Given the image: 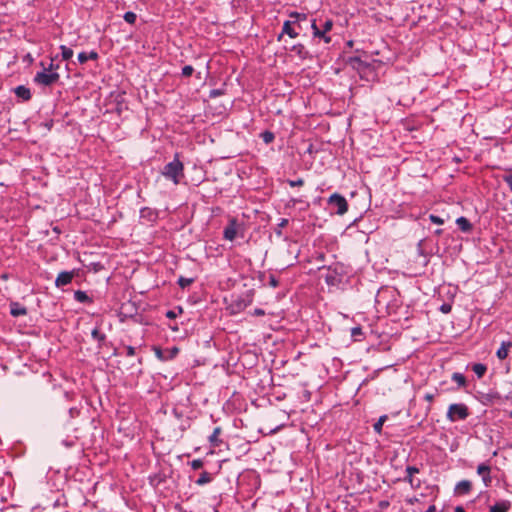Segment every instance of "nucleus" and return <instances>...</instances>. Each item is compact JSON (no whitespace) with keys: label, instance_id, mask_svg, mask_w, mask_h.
<instances>
[{"label":"nucleus","instance_id":"11","mask_svg":"<svg viewBox=\"0 0 512 512\" xmlns=\"http://www.w3.org/2000/svg\"><path fill=\"white\" fill-rule=\"evenodd\" d=\"M290 51L295 53L302 60L307 59L309 57V52L301 43L293 45Z\"/></svg>","mask_w":512,"mask_h":512},{"label":"nucleus","instance_id":"18","mask_svg":"<svg viewBox=\"0 0 512 512\" xmlns=\"http://www.w3.org/2000/svg\"><path fill=\"white\" fill-rule=\"evenodd\" d=\"M419 473V469L415 466H407L406 467V474L405 481L409 482L412 487H414V479L413 475Z\"/></svg>","mask_w":512,"mask_h":512},{"label":"nucleus","instance_id":"4","mask_svg":"<svg viewBox=\"0 0 512 512\" xmlns=\"http://www.w3.org/2000/svg\"><path fill=\"white\" fill-rule=\"evenodd\" d=\"M41 66L43 67V71L37 72L34 77V82L43 86H50L54 83H56L60 75L57 72H46V67L43 63H41Z\"/></svg>","mask_w":512,"mask_h":512},{"label":"nucleus","instance_id":"51","mask_svg":"<svg viewBox=\"0 0 512 512\" xmlns=\"http://www.w3.org/2000/svg\"><path fill=\"white\" fill-rule=\"evenodd\" d=\"M454 512H466L463 507L457 506L454 510Z\"/></svg>","mask_w":512,"mask_h":512},{"label":"nucleus","instance_id":"52","mask_svg":"<svg viewBox=\"0 0 512 512\" xmlns=\"http://www.w3.org/2000/svg\"><path fill=\"white\" fill-rule=\"evenodd\" d=\"M388 505H389V503H388L387 501H382V502L380 503V506H381V507H387Z\"/></svg>","mask_w":512,"mask_h":512},{"label":"nucleus","instance_id":"5","mask_svg":"<svg viewBox=\"0 0 512 512\" xmlns=\"http://www.w3.org/2000/svg\"><path fill=\"white\" fill-rule=\"evenodd\" d=\"M328 205L335 210L338 215H343L348 211V202L344 196L334 193L328 198Z\"/></svg>","mask_w":512,"mask_h":512},{"label":"nucleus","instance_id":"53","mask_svg":"<svg viewBox=\"0 0 512 512\" xmlns=\"http://www.w3.org/2000/svg\"><path fill=\"white\" fill-rule=\"evenodd\" d=\"M442 232H443V230H442V229H437V230L435 231V233H436L437 235L442 234Z\"/></svg>","mask_w":512,"mask_h":512},{"label":"nucleus","instance_id":"36","mask_svg":"<svg viewBox=\"0 0 512 512\" xmlns=\"http://www.w3.org/2000/svg\"><path fill=\"white\" fill-rule=\"evenodd\" d=\"M269 285L273 288H276L279 285V282L274 275L269 276Z\"/></svg>","mask_w":512,"mask_h":512},{"label":"nucleus","instance_id":"39","mask_svg":"<svg viewBox=\"0 0 512 512\" xmlns=\"http://www.w3.org/2000/svg\"><path fill=\"white\" fill-rule=\"evenodd\" d=\"M351 335H352L353 337H357V336H359V335H362V329H361L360 327H354V328H352V330H351Z\"/></svg>","mask_w":512,"mask_h":512},{"label":"nucleus","instance_id":"24","mask_svg":"<svg viewBox=\"0 0 512 512\" xmlns=\"http://www.w3.org/2000/svg\"><path fill=\"white\" fill-rule=\"evenodd\" d=\"M260 137L261 139L264 141L265 144H270L271 142H273L275 136H274V133L271 132V131H264L260 134Z\"/></svg>","mask_w":512,"mask_h":512},{"label":"nucleus","instance_id":"10","mask_svg":"<svg viewBox=\"0 0 512 512\" xmlns=\"http://www.w3.org/2000/svg\"><path fill=\"white\" fill-rule=\"evenodd\" d=\"M311 28L313 30V36L314 37L322 38L325 43H330L331 42V37L327 36L325 31H323L322 29L317 27L315 19H313L312 22H311Z\"/></svg>","mask_w":512,"mask_h":512},{"label":"nucleus","instance_id":"8","mask_svg":"<svg viewBox=\"0 0 512 512\" xmlns=\"http://www.w3.org/2000/svg\"><path fill=\"white\" fill-rule=\"evenodd\" d=\"M491 468L486 463H481L477 467V473L482 477V480L486 487H488L492 481L490 476Z\"/></svg>","mask_w":512,"mask_h":512},{"label":"nucleus","instance_id":"47","mask_svg":"<svg viewBox=\"0 0 512 512\" xmlns=\"http://www.w3.org/2000/svg\"><path fill=\"white\" fill-rule=\"evenodd\" d=\"M57 68H58V65H57V66H54L53 62H51V63L49 64V67H48V68H46V72H48V71H52V70L57 69Z\"/></svg>","mask_w":512,"mask_h":512},{"label":"nucleus","instance_id":"13","mask_svg":"<svg viewBox=\"0 0 512 512\" xmlns=\"http://www.w3.org/2000/svg\"><path fill=\"white\" fill-rule=\"evenodd\" d=\"M99 57L98 53L94 50L90 51L89 53L86 52H80L78 54V61L81 64L86 63L88 60H97Z\"/></svg>","mask_w":512,"mask_h":512},{"label":"nucleus","instance_id":"27","mask_svg":"<svg viewBox=\"0 0 512 512\" xmlns=\"http://www.w3.org/2000/svg\"><path fill=\"white\" fill-rule=\"evenodd\" d=\"M386 420H387V416L386 415L381 416L378 419V421L373 425L374 431L377 432V433H381L382 426H383V424H384V422Z\"/></svg>","mask_w":512,"mask_h":512},{"label":"nucleus","instance_id":"41","mask_svg":"<svg viewBox=\"0 0 512 512\" xmlns=\"http://www.w3.org/2000/svg\"><path fill=\"white\" fill-rule=\"evenodd\" d=\"M179 352V349L177 347H173L170 352H169V356L168 359H172L173 357H175L177 355V353Z\"/></svg>","mask_w":512,"mask_h":512},{"label":"nucleus","instance_id":"1","mask_svg":"<svg viewBox=\"0 0 512 512\" xmlns=\"http://www.w3.org/2000/svg\"><path fill=\"white\" fill-rule=\"evenodd\" d=\"M292 21L287 20L283 23L282 32L278 35L277 40L280 41L284 34H287L290 38H296L299 36V31L303 29L302 23L307 21V15L304 13L291 12L289 14Z\"/></svg>","mask_w":512,"mask_h":512},{"label":"nucleus","instance_id":"50","mask_svg":"<svg viewBox=\"0 0 512 512\" xmlns=\"http://www.w3.org/2000/svg\"><path fill=\"white\" fill-rule=\"evenodd\" d=\"M436 510V507L434 505H431L427 508V510L425 512H435Z\"/></svg>","mask_w":512,"mask_h":512},{"label":"nucleus","instance_id":"42","mask_svg":"<svg viewBox=\"0 0 512 512\" xmlns=\"http://www.w3.org/2000/svg\"><path fill=\"white\" fill-rule=\"evenodd\" d=\"M504 180L509 185L510 189L512 190V175L505 176Z\"/></svg>","mask_w":512,"mask_h":512},{"label":"nucleus","instance_id":"48","mask_svg":"<svg viewBox=\"0 0 512 512\" xmlns=\"http://www.w3.org/2000/svg\"><path fill=\"white\" fill-rule=\"evenodd\" d=\"M287 224H288V220L283 218V219H281V222L279 223V227H285Z\"/></svg>","mask_w":512,"mask_h":512},{"label":"nucleus","instance_id":"49","mask_svg":"<svg viewBox=\"0 0 512 512\" xmlns=\"http://www.w3.org/2000/svg\"><path fill=\"white\" fill-rule=\"evenodd\" d=\"M145 213H149V214H150V213H151V210H150L149 208H143V209L141 210V216H143V217H144V216H145Z\"/></svg>","mask_w":512,"mask_h":512},{"label":"nucleus","instance_id":"3","mask_svg":"<svg viewBox=\"0 0 512 512\" xmlns=\"http://www.w3.org/2000/svg\"><path fill=\"white\" fill-rule=\"evenodd\" d=\"M469 414V409L465 404L454 403L448 407L446 417L450 422H456L458 420H465Z\"/></svg>","mask_w":512,"mask_h":512},{"label":"nucleus","instance_id":"21","mask_svg":"<svg viewBox=\"0 0 512 512\" xmlns=\"http://www.w3.org/2000/svg\"><path fill=\"white\" fill-rule=\"evenodd\" d=\"M486 370H487L486 365H484L482 363H476L472 366V371L478 376V378L483 377Z\"/></svg>","mask_w":512,"mask_h":512},{"label":"nucleus","instance_id":"30","mask_svg":"<svg viewBox=\"0 0 512 512\" xmlns=\"http://www.w3.org/2000/svg\"><path fill=\"white\" fill-rule=\"evenodd\" d=\"M194 72V68L191 65H186L182 68V76L190 77Z\"/></svg>","mask_w":512,"mask_h":512},{"label":"nucleus","instance_id":"28","mask_svg":"<svg viewBox=\"0 0 512 512\" xmlns=\"http://www.w3.org/2000/svg\"><path fill=\"white\" fill-rule=\"evenodd\" d=\"M123 18L127 23L134 24L136 22L137 15L132 11H128L124 14Z\"/></svg>","mask_w":512,"mask_h":512},{"label":"nucleus","instance_id":"55","mask_svg":"<svg viewBox=\"0 0 512 512\" xmlns=\"http://www.w3.org/2000/svg\"><path fill=\"white\" fill-rule=\"evenodd\" d=\"M510 206H511V208H512V197H511V200H510Z\"/></svg>","mask_w":512,"mask_h":512},{"label":"nucleus","instance_id":"38","mask_svg":"<svg viewBox=\"0 0 512 512\" xmlns=\"http://www.w3.org/2000/svg\"><path fill=\"white\" fill-rule=\"evenodd\" d=\"M155 354H156L157 358L160 360H168V357L163 355V352L161 351L160 348L155 349Z\"/></svg>","mask_w":512,"mask_h":512},{"label":"nucleus","instance_id":"33","mask_svg":"<svg viewBox=\"0 0 512 512\" xmlns=\"http://www.w3.org/2000/svg\"><path fill=\"white\" fill-rule=\"evenodd\" d=\"M287 183L291 187H300L304 185V180L302 178H299L297 180H287Z\"/></svg>","mask_w":512,"mask_h":512},{"label":"nucleus","instance_id":"58","mask_svg":"<svg viewBox=\"0 0 512 512\" xmlns=\"http://www.w3.org/2000/svg\"><path fill=\"white\" fill-rule=\"evenodd\" d=\"M214 512H219V511L215 509Z\"/></svg>","mask_w":512,"mask_h":512},{"label":"nucleus","instance_id":"31","mask_svg":"<svg viewBox=\"0 0 512 512\" xmlns=\"http://www.w3.org/2000/svg\"><path fill=\"white\" fill-rule=\"evenodd\" d=\"M182 311H183L182 308L178 307V312H176L175 310H168L165 315L169 319H174L177 317L178 314H181Z\"/></svg>","mask_w":512,"mask_h":512},{"label":"nucleus","instance_id":"34","mask_svg":"<svg viewBox=\"0 0 512 512\" xmlns=\"http://www.w3.org/2000/svg\"><path fill=\"white\" fill-rule=\"evenodd\" d=\"M429 219L431 220V222H433L434 224H437V225H442L444 224V219H442L441 217L437 216V215H434V214H430L429 215Z\"/></svg>","mask_w":512,"mask_h":512},{"label":"nucleus","instance_id":"20","mask_svg":"<svg viewBox=\"0 0 512 512\" xmlns=\"http://www.w3.org/2000/svg\"><path fill=\"white\" fill-rule=\"evenodd\" d=\"M509 508V502H498L490 507V512H507Z\"/></svg>","mask_w":512,"mask_h":512},{"label":"nucleus","instance_id":"2","mask_svg":"<svg viewBox=\"0 0 512 512\" xmlns=\"http://www.w3.org/2000/svg\"><path fill=\"white\" fill-rule=\"evenodd\" d=\"M161 174L167 179L178 185L181 179L184 177V164L179 159V154L176 153L174 159L167 163Z\"/></svg>","mask_w":512,"mask_h":512},{"label":"nucleus","instance_id":"32","mask_svg":"<svg viewBox=\"0 0 512 512\" xmlns=\"http://www.w3.org/2000/svg\"><path fill=\"white\" fill-rule=\"evenodd\" d=\"M190 465H191V468H192V469H194V470H198V469H200V468H202V467H203L204 462H203V460H201V459H194V460L190 463Z\"/></svg>","mask_w":512,"mask_h":512},{"label":"nucleus","instance_id":"15","mask_svg":"<svg viewBox=\"0 0 512 512\" xmlns=\"http://www.w3.org/2000/svg\"><path fill=\"white\" fill-rule=\"evenodd\" d=\"M221 432V427H215L212 434L209 436V443L212 447H219L222 443V441L219 439Z\"/></svg>","mask_w":512,"mask_h":512},{"label":"nucleus","instance_id":"43","mask_svg":"<svg viewBox=\"0 0 512 512\" xmlns=\"http://www.w3.org/2000/svg\"><path fill=\"white\" fill-rule=\"evenodd\" d=\"M69 414L73 418V417H75V415L79 414V410L77 408H70L69 409Z\"/></svg>","mask_w":512,"mask_h":512},{"label":"nucleus","instance_id":"44","mask_svg":"<svg viewBox=\"0 0 512 512\" xmlns=\"http://www.w3.org/2000/svg\"><path fill=\"white\" fill-rule=\"evenodd\" d=\"M221 94H222V91H221V90H218V89L212 90V91L210 92V96H211V97H216V96H219V95H221Z\"/></svg>","mask_w":512,"mask_h":512},{"label":"nucleus","instance_id":"35","mask_svg":"<svg viewBox=\"0 0 512 512\" xmlns=\"http://www.w3.org/2000/svg\"><path fill=\"white\" fill-rule=\"evenodd\" d=\"M332 27H333L332 20H326L325 23L323 24L322 30L325 31V33H327L332 29Z\"/></svg>","mask_w":512,"mask_h":512},{"label":"nucleus","instance_id":"22","mask_svg":"<svg viewBox=\"0 0 512 512\" xmlns=\"http://www.w3.org/2000/svg\"><path fill=\"white\" fill-rule=\"evenodd\" d=\"M452 380L458 384L460 387H464L466 385V378L463 374L455 372L452 374Z\"/></svg>","mask_w":512,"mask_h":512},{"label":"nucleus","instance_id":"40","mask_svg":"<svg viewBox=\"0 0 512 512\" xmlns=\"http://www.w3.org/2000/svg\"><path fill=\"white\" fill-rule=\"evenodd\" d=\"M126 355L128 357H132L135 355V348L133 346H127L126 347Z\"/></svg>","mask_w":512,"mask_h":512},{"label":"nucleus","instance_id":"12","mask_svg":"<svg viewBox=\"0 0 512 512\" xmlns=\"http://www.w3.org/2000/svg\"><path fill=\"white\" fill-rule=\"evenodd\" d=\"M14 92L18 98H21L24 101H28L31 99L30 89L23 85L17 86L14 89Z\"/></svg>","mask_w":512,"mask_h":512},{"label":"nucleus","instance_id":"46","mask_svg":"<svg viewBox=\"0 0 512 512\" xmlns=\"http://www.w3.org/2000/svg\"><path fill=\"white\" fill-rule=\"evenodd\" d=\"M424 399L428 402H432L433 399H434V395L433 394H430V393H427L424 395Z\"/></svg>","mask_w":512,"mask_h":512},{"label":"nucleus","instance_id":"9","mask_svg":"<svg viewBox=\"0 0 512 512\" xmlns=\"http://www.w3.org/2000/svg\"><path fill=\"white\" fill-rule=\"evenodd\" d=\"M472 489V483L469 480H462L455 486V493L459 495H466Z\"/></svg>","mask_w":512,"mask_h":512},{"label":"nucleus","instance_id":"45","mask_svg":"<svg viewBox=\"0 0 512 512\" xmlns=\"http://www.w3.org/2000/svg\"><path fill=\"white\" fill-rule=\"evenodd\" d=\"M254 315H256V316H263V315H265V312H264V310H263V309L256 308V309L254 310Z\"/></svg>","mask_w":512,"mask_h":512},{"label":"nucleus","instance_id":"37","mask_svg":"<svg viewBox=\"0 0 512 512\" xmlns=\"http://www.w3.org/2000/svg\"><path fill=\"white\" fill-rule=\"evenodd\" d=\"M440 311L443 312L444 314L449 313L451 311V305L447 303L442 304L440 307Z\"/></svg>","mask_w":512,"mask_h":512},{"label":"nucleus","instance_id":"57","mask_svg":"<svg viewBox=\"0 0 512 512\" xmlns=\"http://www.w3.org/2000/svg\"><path fill=\"white\" fill-rule=\"evenodd\" d=\"M510 416L512 417V411L510 412Z\"/></svg>","mask_w":512,"mask_h":512},{"label":"nucleus","instance_id":"56","mask_svg":"<svg viewBox=\"0 0 512 512\" xmlns=\"http://www.w3.org/2000/svg\"><path fill=\"white\" fill-rule=\"evenodd\" d=\"M481 3H484L486 0H479Z\"/></svg>","mask_w":512,"mask_h":512},{"label":"nucleus","instance_id":"14","mask_svg":"<svg viewBox=\"0 0 512 512\" xmlns=\"http://www.w3.org/2000/svg\"><path fill=\"white\" fill-rule=\"evenodd\" d=\"M10 313L14 317H19L27 314V309L17 302H13L10 305Z\"/></svg>","mask_w":512,"mask_h":512},{"label":"nucleus","instance_id":"25","mask_svg":"<svg viewBox=\"0 0 512 512\" xmlns=\"http://www.w3.org/2000/svg\"><path fill=\"white\" fill-rule=\"evenodd\" d=\"M91 336L94 340H97L100 343L104 342L106 339V335L104 333L100 332V330L98 328H95L92 330Z\"/></svg>","mask_w":512,"mask_h":512},{"label":"nucleus","instance_id":"29","mask_svg":"<svg viewBox=\"0 0 512 512\" xmlns=\"http://www.w3.org/2000/svg\"><path fill=\"white\" fill-rule=\"evenodd\" d=\"M192 283H193V279L192 278H185V277L181 276L178 279V285L181 288H186V287L190 286Z\"/></svg>","mask_w":512,"mask_h":512},{"label":"nucleus","instance_id":"54","mask_svg":"<svg viewBox=\"0 0 512 512\" xmlns=\"http://www.w3.org/2000/svg\"><path fill=\"white\" fill-rule=\"evenodd\" d=\"M51 126H52V123L47 124V127H48L49 129L51 128Z\"/></svg>","mask_w":512,"mask_h":512},{"label":"nucleus","instance_id":"23","mask_svg":"<svg viewBox=\"0 0 512 512\" xmlns=\"http://www.w3.org/2000/svg\"><path fill=\"white\" fill-rule=\"evenodd\" d=\"M61 56L63 60H69L73 56V50L65 45L60 46Z\"/></svg>","mask_w":512,"mask_h":512},{"label":"nucleus","instance_id":"6","mask_svg":"<svg viewBox=\"0 0 512 512\" xmlns=\"http://www.w3.org/2000/svg\"><path fill=\"white\" fill-rule=\"evenodd\" d=\"M238 229V223L236 218H230L228 225L224 228L223 236L229 241H233L236 238Z\"/></svg>","mask_w":512,"mask_h":512},{"label":"nucleus","instance_id":"7","mask_svg":"<svg viewBox=\"0 0 512 512\" xmlns=\"http://www.w3.org/2000/svg\"><path fill=\"white\" fill-rule=\"evenodd\" d=\"M74 277L73 271H63L60 272L55 280V285L57 287H63L71 283Z\"/></svg>","mask_w":512,"mask_h":512},{"label":"nucleus","instance_id":"16","mask_svg":"<svg viewBox=\"0 0 512 512\" xmlns=\"http://www.w3.org/2000/svg\"><path fill=\"white\" fill-rule=\"evenodd\" d=\"M456 224L462 232H470L472 230V224L466 217H459L456 219Z\"/></svg>","mask_w":512,"mask_h":512},{"label":"nucleus","instance_id":"26","mask_svg":"<svg viewBox=\"0 0 512 512\" xmlns=\"http://www.w3.org/2000/svg\"><path fill=\"white\" fill-rule=\"evenodd\" d=\"M74 298H75L76 301H78L80 303H85V302H87L89 300V297L86 294V292L81 291V290H77L74 293Z\"/></svg>","mask_w":512,"mask_h":512},{"label":"nucleus","instance_id":"17","mask_svg":"<svg viewBox=\"0 0 512 512\" xmlns=\"http://www.w3.org/2000/svg\"><path fill=\"white\" fill-rule=\"evenodd\" d=\"M512 346L511 342H503L500 348L497 350V357L501 360L505 359L508 356L509 348Z\"/></svg>","mask_w":512,"mask_h":512},{"label":"nucleus","instance_id":"19","mask_svg":"<svg viewBox=\"0 0 512 512\" xmlns=\"http://www.w3.org/2000/svg\"><path fill=\"white\" fill-rule=\"evenodd\" d=\"M213 480V477L210 473L206 472V471H203L201 474H200V477L195 481V483L198 485V486H203L205 484H208L210 483L211 481Z\"/></svg>","mask_w":512,"mask_h":512}]
</instances>
